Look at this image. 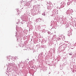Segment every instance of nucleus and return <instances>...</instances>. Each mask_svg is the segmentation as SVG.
<instances>
[{"label": "nucleus", "mask_w": 76, "mask_h": 76, "mask_svg": "<svg viewBox=\"0 0 76 76\" xmlns=\"http://www.w3.org/2000/svg\"><path fill=\"white\" fill-rule=\"evenodd\" d=\"M11 58H13V57H11Z\"/></svg>", "instance_id": "4"}, {"label": "nucleus", "mask_w": 76, "mask_h": 76, "mask_svg": "<svg viewBox=\"0 0 76 76\" xmlns=\"http://www.w3.org/2000/svg\"><path fill=\"white\" fill-rule=\"evenodd\" d=\"M75 27H76V23H75Z\"/></svg>", "instance_id": "2"}, {"label": "nucleus", "mask_w": 76, "mask_h": 76, "mask_svg": "<svg viewBox=\"0 0 76 76\" xmlns=\"http://www.w3.org/2000/svg\"><path fill=\"white\" fill-rule=\"evenodd\" d=\"M30 1H31V0H30Z\"/></svg>", "instance_id": "3"}, {"label": "nucleus", "mask_w": 76, "mask_h": 76, "mask_svg": "<svg viewBox=\"0 0 76 76\" xmlns=\"http://www.w3.org/2000/svg\"><path fill=\"white\" fill-rule=\"evenodd\" d=\"M72 53H69V55H72Z\"/></svg>", "instance_id": "1"}]
</instances>
